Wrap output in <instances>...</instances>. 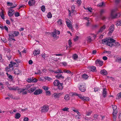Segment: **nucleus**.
Instances as JSON below:
<instances>
[{"label": "nucleus", "instance_id": "nucleus-38", "mask_svg": "<svg viewBox=\"0 0 121 121\" xmlns=\"http://www.w3.org/2000/svg\"><path fill=\"white\" fill-rule=\"evenodd\" d=\"M0 15L1 18L3 19H4V14L3 13V12H2L0 13Z\"/></svg>", "mask_w": 121, "mask_h": 121}, {"label": "nucleus", "instance_id": "nucleus-43", "mask_svg": "<svg viewBox=\"0 0 121 121\" xmlns=\"http://www.w3.org/2000/svg\"><path fill=\"white\" fill-rule=\"evenodd\" d=\"M52 35L54 37H55L56 36V33L55 31L53 32L52 33Z\"/></svg>", "mask_w": 121, "mask_h": 121}, {"label": "nucleus", "instance_id": "nucleus-63", "mask_svg": "<svg viewBox=\"0 0 121 121\" xmlns=\"http://www.w3.org/2000/svg\"><path fill=\"white\" fill-rule=\"evenodd\" d=\"M68 43L69 47H71V45L72 44V43L71 41V40L70 39H69L68 41Z\"/></svg>", "mask_w": 121, "mask_h": 121}, {"label": "nucleus", "instance_id": "nucleus-37", "mask_svg": "<svg viewBox=\"0 0 121 121\" xmlns=\"http://www.w3.org/2000/svg\"><path fill=\"white\" fill-rule=\"evenodd\" d=\"M121 98V92L119 93H118L117 95V97H116V99H120Z\"/></svg>", "mask_w": 121, "mask_h": 121}, {"label": "nucleus", "instance_id": "nucleus-7", "mask_svg": "<svg viewBox=\"0 0 121 121\" xmlns=\"http://www.w3.org/2000/svg\"><path fill=\"white\" fill-rule=\"evenodd\" d=\"M95 63L97 65L100 66L103 65V62L99 60H97L95 61Z\"/></svg>", "mask_w": 121, "mask_h": 121}, {"label": "nucleus", "instance_id": "nucleus-12", "mask_svg": "<svg viewBox=\"0 0 121 121\" xmlns=\"http://www.w3.org/2000/svg\"><path fill=\"white\" fill-rule=\"evenodd\" d=\"M35 3V1L34 0H30L28 2L29 5L30 6L34 5Z\"/></svg>", "mask_w": 121, "mask_h": 121}, {"label": "nucleus", "instance_id": "nucleus-50", "mask_svg": "<svg viewBox=\"0 0 121 121\" xmlns=\"http://www.w3.org/2000/svg\"><path fill=\"white\" fill-rule=\"evenodd\" d=\"M73 111L74 112H76L78 116H81V115L80 114V113L78 111L75 110H73Z\"/></svg>", "mask_w": 121, "mask_h": 121}, {"label": "nucleus", "instance_id": "nucleus-64", "mask_svg": "<svg viewBox=\"0 0 121 121\" xmlns=\"http://www.w3.org/2000/svg\"><path fill=\"white\" fill-rule=\"evenodd\" d=\"M79 38L78 36H76L74 39V40L75 41H77L78 40Z\"/></svg>", "mask_w": 121, "mask_h": 121}, {"label": "nucleus", "instance_id": "nucleus-40", "mask_svg": "<svg viewBox=\"0 0 121 121\" xmlns=\"http://www.w3.org/2000/svg\"><path fill=\"white\" fill-rule=\"evenodd\" d=\"M44 78L45 79L48 80L49 81H50L52 79L51 78L47 76H45Z\"/></svg>", "mask_w": 121, "mask_h": 121}, {"label": "nucleus", "instance_id": "nucleus-6", "mask_svg": "<svg viewBox=\"0 0 121 121\" xmlns=\"http://www.w3.org/2000/svg\"><path fill=\"white\" fill-rule=\"evenodd\" d=\"M49 109L48 106H44L42 108L41 111L42 112H47Z\"/></svg>", "mask_w": 121, "mask_h": 121}, {"label": "nucleus", "instance_id": "nucleus-3", "mask_svg": "<svg viewBox=\"0 0 121 121\" xmlns=\"http://www.w3.org/2000/svg\"><path fill=\"white\" fill-rule=\"evenodd\" d=\"M115 41V40L114 39L109 38L108 39L106 44L107 45L112 47L113 44V43H114Z\"/></svg>", "mask_w": 121, "mask_h": 121}, {"label": "nucleus", "instance_id": "nucleus-44", "mask_svg": "<svg viewBox=\"0 0 121 121\" xmlns=\"http://www.w3.org/2000/svg\"><path fill=\"white\" fill-rule=\"evenodd\" d=\"M8 95L11 98L14 99H15V97H14L12 94H8Z\"/></svg>", "mask_w": 121, "mask_h": 121}, {"label": "nucleus", "instance_id": "nucleus-9", "mask_svg": "<svg viewBox=\"0 0 121 121\" xmlns=\"http://www.w3.org/2000/svg\"><path fill=\"white\" fill-rule=\"evenodd\" d=\"M27 81L29 82H36L37 80L35 78H31L27 79Z\"/></svg>", "mask_w": 121, "mask_h": 121}, {"label": "nucleus", "instance_id": "nucleus-48", "mask_svg": "<svg viewBox=\"0 0 121 121\" xmlns=\"http://www.w3.org/2000/svg\"><path fill=\"white\" fill-rule=\"evenodd\" d=\"M64 72L65 73H71V72L70 71L67 70H64Z\"/></svg>", "mask_w": 121, "mask_h": 121}, {"label": "nucleus", "instance_id": "nucleus-41", "mask_svg": "<svg viewBox=\"0 0 121 121\" xmlns=\"http://www.w3.org/2000/svg\"><path fill=\"white\" fill-rule=\"evenodd\" d=\"M41 9L43 12H44L45 10V6L44 5L42 6L41 7Z\"/></svg>", "mask_w": 121, "mask_h": 121}, {"label": "nucleus", "instance_id": "nucleus-47", "mask_svg": "<svg viewBox=\"0 0 121 121\" xmlns=\"http://www.w3.org/2000/svg\"><path fill=\"white\" fill-rule=\"evenodd\" d=\"M13 66L15 67H17L18 65V64L17 63H16L14 62H13Z\"/></svg>", "mask_w": 121, "mask_h": 121}, {"label": "nucleus", "instance_id": "nucleus-8", "mask_svg": "<svg viewBox=\"0 0 121 121\" xmlns=\"http://www.w3.org/2000/svg\"><path fill=\"white\" fill-rule=\"evenodd\" d=\"M15 13L13 9H11L9 10L8 13V16L11 17Z\"/></svg>", "mask_w": 121, "mask_h": 121}, {"label": "nucleus", "instance_id": "nucleus-33", "mask_svg": "<svg viewBox=\"0 0 121 121\" xmlns=\"http://www.w3.org/2000/svg\"><path fill=\"white\" fill-rule=\"evenodd\" d=\"M31 86L30 85H27L26 87L23 88L24 90H27Z\"/></svg>", "mask_w": 121, "mask_h": 121}, {"label": "nucleus", "instance_id": "nucleus-34", "mask_svg": "<svg viewBox=\"0 0 121 121\" xmlns=\"http://www.w3.org/2000/svg\"><path fill=\"white\" fill-rule=\"evenodd\" d=\"M78 55L76 54H75L73 55V56H72L74 60L76 59L77 58H78Z\"/></svg>", "mask_w": 121, "mask_h": 121}, {"label": "nucleus", "instance_id": "nucleus-1", "mask_svg": "<svg viewBox=\"0 0 121 121\" xmlns=\"http://www.w3.org/2000/svg\"><path fill=\"white\" fill-rule=\"evenodd\" d=\"M53 84L54 86H57L59 90H62L63 88L62 86L63 84L60 83L58 80H56L54 81L53 82Z\"/></svg>", "mask_w": 121, "mask_h": 121}, {"label": "nucleus", "instance_id": "nucleus-45", "mask_svg": "<svg viewBox=\"0 0 121 121\" xmlns=\"http://www.w3.org/2000/svg\"><path fill=\"white\" fill-rule=\"evenodd\" d=\"M42 57L44 59H45V58L46 57H47V55L45 53L42 54L41 55Z\"/></svg>", "mask_w": 121, "mask_h": 121}, {"label": "nucleus", "instance_id": "nucleus-53", "mask_svg": "<svg viewBox=\"0 0 121 121\" xmlns=\"http://www.w3.org/2000/svg\"><path fill=\"white\" fill-rule=\"evenodd\" d=\"M120 46V44L118 42H116L115 43V46H116V47H118Z\"/></svg>", "mask_w": 121, "mask_h": 121}, {"label": "nucleus", "instance_id": "nucleus-20", "mask_svg": "<svg viewBox=\"0 0 121 121\" xmlns=\"http://www.w3.org/2000/svg\"><path fill=\"white\" fill-rule=\"evenodd\" d=\"M82 100L84 101H88L90 100V99L88 97L83 96Z\"/></svg>", "mask_w": 121, "mask_h": 121}, {"label": "nucleus", "instance_id": "nucleus-27", "mask_svg": "<svg viewBox=\"0 0 121 121\" xmlns=\"http://www.w3.org/2000/svg\"><path fill=\"white\" fill-rule=\"evenodd\" d=\"M9 89L10 90L16 91L18 89V87L17 86H13L12 87H9Z\"/></svg>", "mask_w": 121, "mask_h": 121}, {"label": "nucleus", "instance_id": "nucleus-46", "mask_svg": "<svg viewBox=\"0 0 121 121\" xmlns=\"http://www.w3.org/2000/svg\"><path fill=\"white\" fill-rule=\"evenodd\" d=\"M112 108L113 111L116 110L117 109V107L116 106L113 105H112Z\"/></svg>", "mask_w": 121, "mask_h": 121}, {"label": "nucleus", "instance_id": "nucleus-61", "mask_svg": "<svg viewBox=\"0 0 121 121\" xmlns=\"http://www.w3.org/2000/svg\"><path fill=\"white\" fill-rule=\"evenodd\" d=\"M4 29L7 32H8V27L6 26H4Z\"/></svg>", "mask_w": 121, "mask_h": 121}, {"label": "nucleus", "instance_id": "nucleus-13", "mask_svg": "<svg viewBox=\"0 0 121 121\" xmlns=\"http://www.w3.org/2000/svg\"><path fill=\"white\" fill-rule=\"evenodd\" d=\"M114 26L113 25H112L111 26L109 27V33H111L114 31Z\"/></svg>", "mask_w": 121, "mask_h": 121}, {"label": "nucleus", "instance_id": "nucleus-32", "mask_svg": "<svg viewBox=\"0 0 121 121\" xmlns=\"http://www.w3.org/2000/svg\"><path fill=\"white\" fill-rule=\"evenodd\" d=\"M70 99L69 96L68 94L66 95L64 97V99L67 100H69Z\"/></svg>", "mask_w": 121, "mask_h": 121}, {"label": "nucleus", "instance_id": "nucleus-56", "mask_svg": "<svg viewBox=\"0 0 121 121\" xmlns=\"http://www.w3.org/2000/svg\"><path fill=\"white\" fill-rule=\"evenodd\" d=\"M69 108H68L65 107L64 108H63L62 109V110L64 111H67L69 110Z\"/></svg>", "mask_w": 121, "mask_h": 121}, {"label": "nucleus", "instance_id": "nucleus-11", "mask_svg": "<svg viewBox=\"0 0 121 121\" xmlns=\"http://www.w3.org/2000/svg\"><path fill=\"white\" fill-rule=\"evenodd\" d=\"M42 90L41 89H39L35 90V91L34 92V94L35 95H37L40 94L42 93Z\"/></svg>", "mask_w": 121, "mask_h": 121}, {"label": "nucleus", "instance_id": "nucleus-42", "mask_svg": "<svg viewBox=\"0 0 121 121\" xmlns=\"http://www.w3.org/2000/svg\"><path fill=\"white\" fill-rule=\"evenodd\" d=\"M8 53V54L9 55H6V56L8 58V60H9L11 59L12 56L10 54H9V52Z\"/></svg>", "mask_w": 121, "mask_h": 121}, {"label": "nucleus", "instance_id": "nucleus-22", "mask_svg": "<svg viewBox=\"0 0 121 121\" xmlns=\"http://www.w3.org/2000/svg\"><path fill=\"white\" fill-rule=\"evenodd\" d=\"M21 116V114L19 113H17L15 114L14 117L16 119H19Z\"/></svg>", "mask_w": 121, "mask_h": 121}, {"label": "nucleus", "instance_id": "nucleus-24", "mask_svg": "<svg viewBox=\"0 0 121 121\" xmlns=\"http://www.w3.org/2000/svg\"><path fill=\"white\" fill-rule=\"evenodd\" d=\"M66 24L68 27L69 28L71 29L72 30L73 29L72 27V25L70 24L69 22L66 21Z\"/></svg>", "mask_w": 121, "mask_h": 121}, {"label": "nucleus", "instance_id": "nucleus-14", "mask_svg": "<svg viewBox=\"0 0 121 121\" xmlns=\"http://www.w3.org/2000/svg\"><path fill=\"white\" fill-rule=\"evenodd\" d=\"M50 71L52 73H63L62 71L59 69H58L56 71H54L53 70H50Z\"/></svg>", "mask_w": 121, "mask_h": 121}, {"label": "nucleus", "instance_id": "nucleus-54", "mask_svg": "<svg viewBox=\"0 0 121 121\" xmlns=\"http://www.w3.org/2000/svg\"><path fill=\"white\" fill-rule=\"evenodd\" d=\"M117 26H121V20L118 21L117 23Z\"/></svg>", "mask_w": 121, "mask_h": 121}, {"label": "nucleus", "instance_id": "nucleus-49", "mask_svg": "<svg viewBox=\"0 0 121 121\" xmlns=\"http://www.w3.org/2000/svg\"><path fill=\"white\" fill-rule=\"evenodd\" d=\"M108 39H103L102 41V43H103L104 44L105 43H106Z\"/></svg>", "mask_w": 121, "mask_h": 121}, {"label": "nucleus", "instance_id": "nucleus-17", "mask_svg": "<svg viewBox=\"0 0 121 121\" xmlns=\"http://www.w3.org/2000/svg\"><path fill=\"white\" fill-rule=\"evenodd\" d=\"M21 72L20 70L17 69H15L14 70V73L15 75H18L20 74Z\"/></svg>", "mask_w": 121, "mask_h": 121}, {"label": "nucleus", "instance_id": "nucleus-59", "mask_svg": "<svg viewBox=\"0 0 121 121\" xmlns=\"http://www.w3.org/2000/svg\"><path fill=\"white\" fill-rule=\"evenodd\" d=\"M54 55H55L56 56H62L63 55L62 54H54Z\"/></svg>", "mask_w": 121, "mask_h": 121}, {"label": "nucleus", "instance_id": "nucleus-57", "mask_svg": "<svg viewBox=\"0 0 121 121\" xmlns=\"http://www.w3.org/2000/svg\"><path fill=\"white\" fill-rule=\"evenodd\" d=\"M76 0V2L78 4H79L80 5L81 4V1L80 0Z\"/></svg>", "mask_w": 121, "mask_h": 121}, {"label": "nucleus", "instance_id": "nucleus-30", "mask_svg": "<svg viewBox=\"0 0 121 121\" xmlns=\"http://www.w3.org/2000/svg\"><path fill=\"white\" fill-rule=\"evenodd\" d=\"M105 4L104 2H102L100 3H99L98 4L97 6L98 7H102L103 6H105Z\"/></svg>", "mask_w": 121, "mask_h": 121}, {"label": "nucleus", "instance_id": "nucleus-10", "mask_svg": "<svg viewBox=\"0 0 121 121\" xmlns=\"http://www.w3.org/2000/svg\"><path fill=\"white\" fill-rule=\"evenodd\" d=\"M63 93V92L54 93V97L55 98H59V97Z\"/></svg>", "mask_w": 121, "mask_h": 121}, {"label": "nucleus", "instance_id": "nucleus-55", "mask_svg": "<svg viewBox=\"0 0 121 121\" xmlns=\"http://www.w3.org/2000/svg\"><path fill=\"white\" fill-rule=\"evenodd\" d=\"M105 12V10L104 9H101L100 12V15L101 16L103 13H104Z\"/></svg>", "mask_w": 121, "mask_h": 121}, {"label": "nucleus", "instance_id": "nucleus-26", "mask_svg": "<svg viewBox=\"0 0 121 121\" xmlns=\"http://www.w3.org/2000/svg\"><path fill=\"white\" fill-rule=\"evenodd\" d=\"M96 67L93 66H91L89 67V69L92 71H94L96 69Z\"/></svg>", "mask_w": 121, "mask_h": 121}, {"label": "nucleus", "instance_id": "nucleus-62", "mask_svg": "<svg viewBox=\"0 0 121 121\" xmlns=\"http://www.w3.org/2000/svg\"><path fill=\"white\" fill-rule=\"evenodd\" d=\"M61 64L65 66L67 65V63L65 62H61Z\"/></svg>", "mask_w": 121, "mask_h": 121}, {"label": "nucleus", "instance_id": "nucleus-35", "mask_svg": "<svg viewBox=\"0 0 121 121\" xmlns=\"http://www.w3.org/2000/svg\"><path fill=\"white\" fill-rule=\"evenodd\" d=\"M13 33L14 35V36H17L19 34V33L18 31H13Z\"/></svg>", "mask_w": 121, "mask_h": 121}, {"label": "nucleus", "instance_id": "nucleus-52", "mask_svg": "<svg viewBox=\"0 0 121 121\" xmlns=\"http://www.w3.org/2000/svg\"><path fill=\"white\" fill-rule=\"evenodd\" d=\"M15 16L16 17H17L19 16V13L18 12H16L14 14Z\"/></svg>", "mask_w": 121, "mask_h": 121}, {"label": "nucleus", "instance_id": "nucleus-18", "mask_svg": "<svg viewBox=\"0 0 121 121\" xmlns=\"http://www.w3.org/2000/svg\"><path fill=\"white\" fill-rule=\"evenodd\" d=\"M40 53V50L38 49L37 50H35L33 52V54L34 56H36L37 55H39Z\"/></svg>", "mask_w": 121, "mask_h": 121}, {"label": "nucleus", "instance_id": "nucleus-39", "mask_svg": "<svg viewBox=\"0 0 121 121\" xmlns=\"http://www.w3.org/2000/svg\"><path fill=\"white\" fill-rule=\"evenodd\" d=\"M47 17L48 18H51L52 17V15L51 12H49L48 13Z\"/></svg>", "mask_w": 121, "mask_h": 121}, {"label": "nucleus", "instance_id": "nucleus-31", "mask_svg": "<svg viewBox=\"0 0 121 121\" xmlns=\"http://www.w3.org/2000/svg\"><path fill=\"white\" fill-rule=\"evenodd\" d=\"M17 90L18 91V92L19 94L22 93V92L24 90L23 88H22L19 89L18 87V89H17Z\"/></svg>", "mask_w": 121, "mask_h": 121}, {"label": "nucleus", "instance_id": "nucleus-2", "mask_svg": "<svg viewBox=\"0 0 121 121\" xmlns=\"http://www.w3.org/2000/svg\"><path fill=\"white\" fill-rule=\"evenodd\" d=\"M91 35L88 36L86 38V40L88 43H90L92 41L94 40L96 37V35L93 34H91Z\"/></svg>", "mask_w": 121, "mask_h": 121}, {"label": "nucleus", "instance_id": "nucleus-60", "mask_svg": "<svg viewBox=\"0 0 121 121\" xmlns=\"http://www.w3.org/2000/svg\"><path fill=\"white\" fill-rule=\"evenodd\" d=\"M61 20V19H59L58 20L57 22L58 24H59L61 25L62 24V22Z\"/></svg>", "mask_w": 121, "mask_h": 121}, {"label": "nucleus", "instance_id": "nucleus-19", "mask_svg": "<svg viewBox=\"0 0 121 121\" xmlns=\"http://www.w3.org/2000/svg\"><path fill=\"white\" fill-rule=\"evenodd\" d=\"M10 64H9V66L10 69L11 70H13V62L11 61L10 62Z\"/></svg>", "mask_w": 121, "mask_h": 121}, {"label": "nucleus", "instance_id": "nucleus-29", "mask_svg": "<svg viewBox=\"0 0 121 121\" xmlns=\"http://www.w3.org/2000/svg\"><path fill=\"white\" fill-rule=\"evenodd\" d=\"M100 73L103 75H106L107 74V72L105 69H103L101 70L100 71Z\"/></svg>", "mask_w": 121, "mask_h": 121}, {"label": "nucleus", "instance_id": "nucleus-4", "mask_svg": "<svg viewBox=\"0 0 121 121\" xmlns=\"http://www.w3.org/2000/svg\"><path fill=\"white\" fill-rule=\"evenodd\" d=\"M116 9H113L112 10L111 12V17L112 18L117 17V14L115 13Z\"/></svg>", "mask_w": 121, "mask_h": 121}, {"label": "nucleus", "instance_id": "nucleus-15", "mask_svg": "<svg viewBox=\"0 0 121 121\" xmlns=\"http://www.w3.org/2000/svg\"><path fill=\"white\" fill-rule=\"evenodd\" d=\"M106 28V26L105 25H104L103 26L101 27L98 31V33H101L104 31V30Z\"/></svg>", "mask_w": 121, "mask_h": 121}, {"label": "nucleus", "instance_id": "nucleus-23", "mask_svg": "<svg viewBox=\"0 0 121 121\" xmlns=\"http://www.w3.org/2000/svg\"><path fill=\"white\" fill-rule=\"evenodd\" d=\"M36 90V88L35 87H33L31 88L28 90V91L30 93H32L34 91H35Z\"/></svg>", "mask_w": 121, "mask_h": 121}, {"label": "nucleus", "instance_id": "nucleus-51", "mask_svg": "<svg viewBox=\"0 0 121 121\" xmlns=\"http://www.w3.org/2000/svg\"><path fill=\"white\" fill-rule=\"evenodd\" d=\"M7 76L10 79H12V76L8 74L7 73H6Z\"/></svg>", "mask_w": 121, "mask_h": 121}, {"label": "nucleus", "instance_id": "nucleus-28", "mask_svg": "<svg viewBox=\"0 0 121 121\" xmlns=\"http://www.w3.org/2000/svg\"><path fill=\"white\" fill-rule=\"evenodd\" d=\"M9 35L10 39L11 38H12L14 36V35L13 34V31L10 32L9 33Z\"/></svg>", "mask_w": 121, "mask_h": 121}, {"label": "nucleus", "instance_id": "nucleus-5", "mask_svg": "<svg viewBox=\"0 0 121 121\" xmlns=\"http://www.w3.org/2000/svg\"><path fill=\"white\" fill-rule=\"evenodd\" d=\"M79 90L82 92H84L86 90V86L85 83L80 85L79 87Z\"/></svg>", "mask_w": 121, "mask_h": 121}, {"label": "nucleus", "instance_id": "nucleus-36", "mask_svg": "<svg viewBox=\"0 0 121 121\" xmlns=\"http://www.w3.org/2000/svg\"><path fill=\"white\" fill-rule=\"evenodd\" d=\"M82 77L84 79H86L87 78L88 76L86 74H84L82 75Z\"/></svg>", "mask_w": 121, "mask_h": 121}, {"label": "nucleus", "instance_id": "nucleus-58", "mask_svg": "<svg viewBox=\"0 0 121 121\" xmlns=\"http://www.w3.org/2000/svg\"><path fill=\"white\" fill-rule=\"evenodd\" d=\"M104 53H107L108 54H110L111 53V51H104L103 52Z\"/></svg>", "mask_w": 121, "mask_h": 121}, {"label": "nucleus", "instance_id": "nucleus-25", "mask_svg": "<svg viewBox=\"0 0 121 121\" xmlns=\"http://www.w3.org/2000/svg\"><path fill=\"white\" fill-rule=\"evenodd\" d=\"M69 11V16H71V14H72V15H73V13L75 11L74 10L72 9L71 11L70 10H68Z\"/></svg>", "mask_w": 121, "mask_h": 121}, {"label": "nucleus", "instance_id": "nucleus-16", "mask_svg": "<svg viewBox=\"0 0 121 121\" xmlns=\"http://www.w3.org/2000/svg\"><path fill=\"white\" fill-rule=\"evenodd\" d=\"M106 89L105 88H104L103 89L102 94L103 97L104 98H105L106 97V95H107V91H106Z\"/></svg>", "mask_w": 121, "mask_h": 121}, {"label": "nucleus", "instance_id": "nucleus-21", "mask_svg": "<svg viewBox=\"0 0 121 121\" xmlns=\"http://www.w3.org/2000/svg\"><path fill=\"white\" fill-rule=\"evenodd\" d=\"M56 77L57 79H63L64 77L62 76L61 74H58L56 76Z\"/></svg>", "mask_w": 121, "mask_h": 121}]
</instances>
